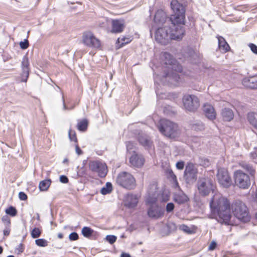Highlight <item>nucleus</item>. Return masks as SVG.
<instances>
[{
	"instance_id": "obj_57",
	"label": "nucleus",
	"mask_w": 257,
	"mask_h": 257,
	"mask_svg": "<svg viewBox=\"0 0 257 257\" xmlns=\"http://www.w3.org/2000/svg\"><path fill=\"white\" fill-rule=\"evenodd\" d=\"M62 101H63V108L64 109H67V107H66V105L65 104L64 99L63 96H62Z\"/></svg>"
},
{
	"instance_id": "obj_50",
	"label": "nucleus",
	"mask_w": 257,
	"mask_h": 257,
	"mask_svg": "<svg viewBox=\"0 0 257 257\" xmlns=\"http://www.w3.org/2000/svg\"><path fill=\"white\" fill-rule=\"evenodd\" d=\"M19 196L21 200H26L27 199V195L23 192L19 193Z\"/></svg>"
},
{
	"instance_id": "obj_25",
	"label": "nucleus",
	"mask_w": 257,
	"mask_h": 257,
	"mask_svg": "<svg viewBox=\"0 0 257 257\" xmlns=\"http://www.w3.org/2000/svg\"><path fill=\"white\" fill-rule=\"evenodd\" d=\"M247 119L250 124L257 130V113H248Z\"/></svg>"
},
{
	"instance_id": "obj_56",
	"label": "nucleus",
	"mask_w": 257,
	"mask_h": 257,
	"mask_svg": "<svg viewBox=\"0 0 257 257\" xmlns=\"http://www.w3.org/2000/svg\"><path fill=\"white\" fill-rule=\"evenodd\" d=\"M10 233V231L7 230V229H5L4 230V234L5 235H8Z\"/></svg>"
},
{
	"instance_id": "obj_60",
	"label": "nucleus",
	"mask_w": 257,
	"mask_h": 257,
	"mask_svg": "<svg viewBox=\"0 0 257 257\" xmlns=\"http://www.w3.org/2000/svg\"><path fill=\"white\" fill-rule=\"evenodd\" d=\"M168 200V196H167V197H166V199H163V200L164 201H167Z\"/></svg>"
},
{
	"instance_id": "obj_34",
	"label": "nucleus",
	"mask_w": 257,
	"mask_h": 257,
	"mask_svg": "<svg viewBox=\"0 0 257 257\" xmlns=\"http://www.w3.org/2000/svg\"><path fill=\"white\" fill-rule=\"evenodd\" d=\"M192 128L196 131H199L204 130V124L201 121H198L192 125Z\"/></svg>"
},
{
	"instance_id": "obj_15",
	"label": "nucleus",
	"mask_w": 257,
	"mask_h": 257,
	"mask_svg": "<svg viewBox=\"0 0 257 257\" xmlns=\"http://www.w3.org/2000/svg\"><path fill=\"white\" fill-rule=\"evenodd\" d=\"M144 162L145 159L144 157L136 152H134L130 158V163L134 167H141L143 166Z\"/></svg>"
},
{
	"instance_id": "obj_2",
	"label": "nucleus",
	"mask_w": 257,
	"mask_h": 257,
	"mask_svg": "<svg viewBox=\"0 0 257 257\" xmlns=\"http://www.w3.org/2000/svg\"><path fill=\"white\" fill-rule=\"evenodd\" d=\"M210 206L218 222L220 223L230 224V204L227 198L221 194L216 193L212 198Z\"/></svg>"
},
{
	"instance_id": "obj_30",
	"label": "nucleus",
	"mask_w": 257,
	"mask_h": 257,
	"mask_svg": "<svg viewBox=\"0 0 257 257\" xmlns=\"http://www.w3.org/2000/svg\"><path fill=\"white\" fill-rule=\"evenodd\" d=\"M88 125V121L86 119H83L77 124V128L80 131H84Z\"/></svg>"
},
{
	"instance_id": "obj_49",
	"label": "nucleus",
	"mask_w": 257,
	"mask_h": 257,
	"mask_svg": "<svg viewBox=\"0 0 257 257\" xmlns=\"http://www.w3.org/2000/svg\"><path fill=\"white\" fill-rule=\"evenodd\" d=\"M176 166L178 169L182 170L184 167V163L182 161L178 162L176 163Z\"/></svg>"
},
{
	"instance_id": "obj_11",
	"label": "nucleus",
	"mask_w": 257,
	"mask_h": 257,
	"mask_svg": "<svg viewBox=\"0 0 257 257\" xmlns=\"http://www.w3.org/2000/svg\"><path fill=\"white\" fill-rule=\"evenodd\" d=\"M217 179L220 185L224 188L229 187L232 183L231 178L225 168L218 169Z\"/></svg>"
},
{
	"instance_id": "obj_9",
	"label": "nucleus",
	"mask_w": 257,
	"mask_h": 257,
	"mask_svg": "<svg viewBox=\"0 0 257 257\" xmlns=\"http://www.w3.org/2000/svg\"><path fill=\"white\" fill-rule=\"evenodd\" d=\"M185 109L189 111H195L200 106L199 99L194 95H185L183 97Z\"/></svg>"
},
{
	"instance_id": "obj_54",
	"label": "nucleus",
	"mask_w": 257,
	"mask_h": 257,
	"mask_svg": "<svg viewBox=\"0 0 257 257\" xmlns=\"http://www.w3.org/2000/svg\"><path fill=\"white\" fill-rule=\"evenodd\" d=\"M253 198L254 201L257 204V190H256V191L253 195Z\"/></svg>"
},
{
	"instance_id": "obj_40",
	"label": "nucleus",
	"mask_w": 257,
	"mask_h": 257,
	"mask_svg": "<svg viewBox=\"0 0 257 257\" xmlns=\"http://www.w3.org/2000/svg\"><path fill=\"white\" fill-rule=\"evenodd\" d=\"M169 174H170V178L172 179V180L173 182L174 185L175 187H178L179 185H178V183L177 182V178H176V175L173 173L172 171H170Z\"/></svg>"
},
{
	"instance_id": "obj_35",
	"label": "nucleus",
	"mask_w": 257,
	"mask_h": 257,
	"mask_svg": "<svg viewBox=\"0 0 257 257\" xmlns=\"http://www.w3.org/2000/svg\"><path fill=\"white\" fill-rule=\"evenodd\" d=\"M35 243L38 246L41 247H45L48 245L47 241L42 238L36 239Z\"/></svg>"
},
{
	"instance_id": "obj_58",
	"label": "nucleus",
	"mask_w": 257,
	"mask_h": 257,
	"mask_svg": "<svg viewBox=\"0 0 257 257\" xmlns=\"http://www.w3.org/2000/svg\"><path fill=\"white\" fill-rule=\"evenodd\" d=\"M63 234H62V233H58V237L59 238L61 239V238H63Z\"/></svg>"
},
{
	"instance_id": "obj_44",
	"label": "nucleus",
	"mask_w": 257,
	"mask_h": 257,
	"mask_svg": "<svg viewBox=\"0 0 257 257\" xmlns=\"http://www.w3.org/2000/svg\"><path fill=\"white\" fill-rule=\"evenodd\" d=\"M174 209V205L173 203H168L166 205V211L168 212L172 211Z\"/></svg>"
},
{
	"instance_id": "obj_52",
	"label": "nucleus",
	"mask_w": 257,
	"mask_h": 257,
	"mask_svg": "<svg viewBox=\"0 0 257 257\" xmlns=\"http://www.w3.org/2000/svg\"><path fill=\"white\" fill-rule=\"evenodd\" d=\"M133 147L134 144L132 142H129L126 144V148L128 151L131 150L133 149Z\"/></svg>"
},
{
	"instance_id": "obj_42",
	"label": "nucleus",
	"mask_w": 257,
	"mask_h": 257,
	"mask_svg": "<svg viewBox=\"0 0 257 257\" xmlns=\"http://www.w3.org/2000/svg\"><path fill=\"white\" fill-rule=\"evenodd\" d=\"M69 238L71 241L76 240L78 239V235L76 232H72L69 234Z\"/></svg>"
},
{
	"instance_id": "obj_62",
	"label": "nucleus",
	"mask_w": 257,
	"mask_h": 257,
	"mask_svg": "<svg viewBox=\"0 0 257 257\" xmlns=\"http://www.w3.org/2000/svg\"><path fill=\"white\" fill-rule=\"evenodd\" d=\"M255 217H256V218L257 219V213H256V214H255Z\"/></svg>"
},
{
	"instance_id": "obj_14",
	"label": "nucleus",
	"mask_w": 257,
	"mask_h": 257,
	"mask_svg": "<svg viewBox=\"0 0 257 257\" xmlns=\"http://www.w3.org/2000/svg\"><path fill=\"white\" fill-rule=\"evenodd\" d=\"M164 213V210L156 205L150 206L148 210V215L149 216L155 219L162 217Z\"/></svg>"
},
{
	"instance_id": "obj_5",
	"label": "nucleus",
	"mask_w": 257,
	"mask_h": 257,
	"mask_svg": "<svg viewBox=\"0 0 257 257\" xmlns=\"http://www.w3.org/2000/svg\"><path fill=\"white\" fill-rule=\"evenodd\" d=\"M231 209L234 215L243 222L249 221L248 209L245 204L240 200H236L231 205Z\"/></svg>"
},
{
	"instance_id": "obj_55",
	"label": "nucleus",
	"mask_w": 257,
	"mask_h": 257,
	"mask_svg": "<svg viewBox=\"0 0 257 257\" xmlns=\"http://www.w3.org/2000/svg\"><path fill=\"white\" fill-rule=\"evenodd\" d=\"M120 257H131V256L129 254L123 252V253H121Z\"/></svg>"
},
{
	"instance_id": "obj_33",
	"label": "nucleus",
	"mask_w": 257,
	"mask_h": 257,
	"mask_svg": "<svg viewBox=\"0 0 257 257\" xmlns=\"http://www.w3.org/2000/svg\"><path fill=\"white\" fill-rule=\"evenodd\" d=\"M156 200L157 196L156 194H153L152 196H151L149 194L146 199V202L147 204L150 205L151 206L152 205H154V204L155 203Z\"/></svg>"
},
{
	"instance_id": "obj_20",
	"label": "nucleus",
	"mask_w": 257,
	"mask_h": 257,
	"mask_svg": "<svg viewBox=\"0 0 257 257\" xmlns=\"http://www.w3.org/2000/svg\"><path fill=\"white\" fill-rule=\"evenodd\" d=\"M242 83L243 86L246 88L257 89V82L255 76L244 78Z\"/></svg>"
},
{
	"instance_id": "obj_13",
	"label": "nucleus",
	"mask_w": 257,
	"mask_h": 257,
	"mask_svg": "<svg viewBox=\"0 0 257 257\" xmlns=\"http://www.w3.org/2000/svg\"><path fill=\"white\" fill-rule=\"evenodd\" d=\"M197 169L192 164H188L185 168L184 177L188 183H193L197 178Z\"/></svg>"
},
{
	"instance_id": "obj_36",
	"label": "nucleus",
	"mask_w": 257,
	"mask_h": 257,
	"mask_svg": "<svg viewBox=\"0 0 257 257\" xmlns=\"http://www.w3.org/2000/svg\"><path fill=\"white\" fill-rule=\"evenodd\" d=\"M6 213L12 216H15L17 214V210L15 208L11 206L6 210Z\"/></svg>"
},
{
	"instance_id": "obj_38",
	"label": "nucleus",
	"mask_w": 257,
	"mask_h": 257,
	"mask_svg": "<svg viewBox=\"0 0 257 257\" xmlns=\"http://www.w3.org/2000/svg\"><path fill=\"white\" fill-rule=\"evenodd\" d=\"M179 228L189 234H191L193 232L192 230L187 225L185 224H181L179 225Z\"/></svg>"
},
{
	"instance_id": "obj_23",
	"label": "nucleus",
	"mask_w": 257,
	"mask_h": 257,
	"mask_svg": "<svg viewBox=\"0 0 257 257\" xmlns=\"http://www.w3.org/2000/svg\"><path fill=\"white\" fill-rule=\"evenodd\" d=\"M188 200V197L183 193L176 194L174 196V200L178 204L185 203Z\"/></svg>"
},
{
	"instance_id": "obj_22",
	"label": "nucleus",
	"mask_w": 257,
	"mask_h": 257,
	"mask_svg": "<svg viewBox=\"0 0 257 257\" xmlns=\"http://www.w3.org/2000/svg\"><path fill=\"white\" fill-rule=\"evenodd\" d=\"M138 140L140 143L144 147L149 148L151 147L152 141L150 138L145 134H141L139 135Z\"/></svg>"
},
{
	"instance_id": "obj_4",
	"label": "nucleus",
	"mask_w": 257,
	"mask_h": 257,
	"mask_svg": "<svg viewBox=\"0 0 257 257\" xmlns=\"http://www.w3.org/2000/svg\"><path fill=\"white\" fill-rule=\"evenodd\" d=\"M158 128L163 135L168 138H176L180 134L178 125L167 119L161 120Z\"/></svg>"
},
{
	"instance_id": "obj_17",
	"label": "nucleus",
	"mask_w": 257,
	"mask_h": 257,
	"mask_svg": "<svg viewBox=\"0 0 257 257\" xmlns=\"http://www.w3.org/2000/svg\"><path fill=\"white\" fill-rule=\"evenodd\" d=\"M111 32L114 33H121L125 27V22L122 19L112 20L111 22Z\"/></svg>"
},
{
	"instance_id": "obj_26",
	"label": "nucleus",
	"mask_w": 257,
	"mask_h": 257,
	"mask_svg": "<svg viewBox=\"0 0 257 257\" xmlns=\"http://www.w3.org/2000/svg\"><path fill=\"white\" fill-rule=\"evenodd\" d=\"M222 115L225 120L230 121L233 117V113L231 109L224 108L222 111Z\"/></svg>"
},
{
	"instance_id": "obj_29",
	"label": "nucleus",
	"mask_w": 257,
	"mask_h": 257,
	"mask_svg": "<svg viewBox=\"0 0 257 257\" xmlns=\"http://www.w3.org/2000/svg\"><path fill=\"white\" fill-rule=\"evenodd\" d=\"M132 41L131 37H123L118 38L117 39L118 43L120 44V47H122L124 45L128 44Z\"/></svg>"
},
{
	"instance_id": "obj_10",
	"label": "nucleus",
	"mask_w": 257,
	"mask_h": 257,
	"mask_svg": "<svg viewBox=\"0 0 257 257\" xmlns=\"http://www.w3.org/2000/svg\"><path fill=\"white\" fill-rule=\"evenodd\" d=\"M213 181L208 178H200L197 183L198 190L200 194L206 196L213 190Z\"/></svg>"
},
{
	"instance_id": "obj_27",
	"label": "nucleus",
	"mask_w": 257,
	"mask_h": 257,
	"mask_svg": "<svg viewBox=\"0 0 257 257\" xmlns=\"http://www.w3.org/2000/svg\"><path fill=\"white\" fill-rule=\"evenodd\" d=\"M51 184V180L49 179L41 181L39 183V187L41 191H45L48 190Z\"/></svg>"
},
{
	"instance_id": "obj_41",
	"label": "nucleus",
	"mask_w": 257,
	"mask_h": 257,
	"mask_svg": "<svg viewBox=\"0 0 257 257\" xmlns=\"http://www.w3.org/2000/svg\"><path fill=\"white\" fill-rule=\"evenodd\" d=\"M20 46L21 49H26L29 47V42L27 39H25L24 41L20 42Z\"/></svg>"
},
{
	"instance_id": "obj_7",
	"label": "nucleus",
	"mask_w": 257,
	"mask_h": 257,
	"mask_svg": "<svg viewBox=\"0 0 257 257\" xmlns=\"http://www.w3.org/2000/svg\"><path fill=\"white\" fill-rule=\"evenodd\" d=\"M81 42L85 46L90 48L98 49L101 46L100 41L90 31L83 33Z\"/></svg>"
},
{
	"instance_id": "obj_59",
	"label": "nucleus",
	"mask_w": 257,
	"mask_h": 257,
	"mask_svg": "<svg viewBox=\"0 0 257 257\" xmlns=\"http://www.w3.org/2000/svg\"><path fill=\"white\" fill-rule=\"evenodd\" d=\"M3 249L2 246H0V254L3 252Z\"/></svg>"
},
{
	"instance_id": "obj_21",
	"label": "nucleus",
	"mask_w": 257,
	"mask_h": 257,
	"mask_svg": "<svg viewBox=\"0 0 257 257\" xmlns=\"http://www.w3.org/2000/svg\"><path fill=\"white\" fill-rule=\"evenodd\" d=\"M203 111L206 117L209 119L212 120L216 117V112L212 105L208 104H204Z\"/></svg>"
},
{
	"instance_id": "obj_61",
	"label": "nucleus",
	"mask_w": 257,
	"mask_h": 257,
	"mask_svg": "<svg viewBox=\"0 0 257 257\" xmlns=\"http://www.w3.org/2000/svg\"><path fill=\"white\" fill-rule=\"evenodd\" d=\"M7 257H14V256H13V255H9V256H7Z\"/></svg>"
},
{
	"instance_id": "obj_12",
	"label": "nucleus",
	"mask_w": 257,
	"mask_h": 257,
	"mask_svg": "<svg viewBox=\"0 0 257 257\" xmlns=\"http://www.w3.org/2000/svg\"><path fill=\"white\" fill-rule=\"evenodd\" d=\"M89 169L96 172L100 177H104L107 174V167L104 163L99 161H91L89 163Z\"/></svg>"
},
{
	"instance_id": "obj_47",
	"label": "nucleus",
	"mask_w": 257,
	"mask_h": 257,
	"mask_svg": "<svg viewBox=\"0 0 257 257\" xmlns=\"http://www.w3.org/2000/svg\"><path fill=\"white\" fill-rule=\"evenodd\" d=\"M3 222L6 225L10 224V219L7 215H5L2 218Z\"/></svg>"
},
{
	"instance_id": "obj_45",
	"label": "nucleus",
	"mask_w": 257,
	"mask_h": 257,
	"mask_svg": "<svg viewBox=\"0 0 257 257\" xmlns=\"http://www.w3.org/2000/svg\"><path fill=\"white\" fill-rule=\"evenodd\" d=\"M69 138L71 141H74L75 142H77V138L74 132H73L71 130H70L69 132Z\"/></svg>"
},
{
	"instance_id": "obj_48",
	"label": "nucleus",
	"mask_w": 257,
	"mask_h": 257,
	"mask_svg": "<svg viewBox=\"0 0 257 257\" xmlns=\"http://www.w3.org/2000/svg\"><path fill=\"white\" fill-rule=\"evenodd\" d=\"M60 181L61 182H62L63 183H67L68 182L69 180H68V178L66 176L61 175L60 177Z\"/></svg>"
},
{
	"instance_id": "obj_32",
	"label": "nucleus",
	"mask_w": 257,
	"mask_h": 257,
	"mask_svg": "<svg viewBox=\"0 0 257 257\" xmlns=\"http://www.w3.org/2000/svg\"><path fill=\"white\" fill-rule=\"evenodd\" d=\"M81 231L83 235L86 237L90 236L93 232V230L88 227H84Z\"/></svg>"
},
{
	"instance_id": "obj_6",
	"label": "nucleus",
	"mask_w": 257,
	"mask_h": 257,
	"mask_svg": "<svg viewBox=\"0 0 257 257\" xmlns=\"http://www.w3.org/2000/svg\"><path fill=\"white\" fill-rule=\"evenodd\" d=\"M116 183L122 187L132 189L136 186V180L132 174L126 172L118 174L116 179Z\"/></svg>"
},
{
	"instance_id": "obj_24",
	"label": "nucleus",
	"mask_w": 257,
	"mask_h": 257,
	"mask_svg": "<svg viewBox=\"0 0 257 257\" xmlns=\"http://www.w3.org/2000/svg\"><path fill=\"white\" fill-rule=\"evenodd\" d=\"M217 39L220 50L223 51L224 52H227L229 49V46L224 39L220 36L217 37Z\"/></svg>"
},
{
	"instance_id": "obj_1",
	"label": "nucleus",
	"mask_w": 257,
	"mask_h": 257,
	"mask_svg": "<svg viewBox=\"0 0 257 257\" xmlns=\"http://www.w3.org/2000/svg\"><path fill=\"white\" fill-rule=\"evenodd\" d=\"M171 6L173 11L170 18L171 27L159 28L155 32L156 41L163 45L169 43L171 40H181L185 34V9L177 0H172Z\"/></svg>"
},
{
	"instance_id": "obj_28",
	"label": "nucleus",
	"mask_w": 257,
	"mask_h": 257,
	"mask_svg": "<svg viewBox=\"0 0 257 257\" xmlns=\"http://www.w3.org/2000/svg\"><path fill=\"white\" fill-rule=\"evenodd\" d=\"M112 190V184L110 182H107L103 187L100 190V192L103 195H106L111 192Z\"/></svg>"
},
{
	"instance_id": "obj_51",
	"label": "nucleus",
	"mask_w": 257,
	"mask_h": 257,
	"mask_svg": "<svg viewBox=\"0 0 257 257\" xmlns=\"http://www.w3.org/2000/svg\"><path fill=\"white\" fill-rule=\"evenodd\" d=\"M75 152L78 155H81L83 154L82 151L81 150V149L79 148L78 145L77 144L75 145Z\"/></svg>"
},
{
	"instance_id": "obj_8",
	"label": "nucleus",
	"mask_w": 257,
	"mask_h": 257,
	"mask_svg": "<svg viewBox=\"0 0 257 257\" xmlns=\"http://www.w3.org/2000/svg\"><path fill=\"white\" fill-rule=\"evenodd\" d=\"M234 179L236 186L241 189H247L250 185L249 176L241 170H237L234 173Z\"/></svg>"
},
{
	"instance_id": "obj_53",
	"label": "nucleus",
	"mask_w": 257,
	"mask_h": 257,
	"mask_svg": "<svg viewBox=\"0 0 257 257\" xmlns=\"http://www.w3.org/2000/svg\"><path fill=\"white\" fill-rule=\"evenodd\" d=\"M252 158L255 160V161L257 162V149L251 153Z\"/></svg>"
},
{
	"instance_id": "obj_31",
	"label": "nucleus",
	"mask_w": 257,
	"mask_h": 257,
	"mask_svg": "<svg viewBox=\"0 0 257 257\" xmlns=\"http://www.w3.org/2000/svg\"><path fill=\"white\" fill-rule=\"evenodd\" d=\"M241 167L247 171L251 175H253L255 172L254 169L248 164L242 163L240 164Z\"/></svg>"
},
{
	"instance_id": "obj_43",
	"label": "nucleus",
	"mask_w": 257,
	"mask_h": 257,
	"mask_svg": "<svg viewBox=\"0 0 257 257\" xmlns=\"http://www.w3.org/2000/svg\"><path fill=\"white\" fill-rule=\"evenodd\" d=\"M216 246H217L216 242L214 240H212L210 242V243L208 246V250H210V251L213 250L215 249Z\"/></svg>"
},
{
	"instance_id": "obj_19",
	"label": "nucleus",
	"mask_w": 257,
	"mask_h": 257,
	"mask_svg": "<svg viewBox=\"0 0 257 257\" xmlns=\"http://www.w3.org/2000/svg\"><path fill=\"white\" fill-rule=\"evenodd\" d=\"M166 19L167 15L165 12L162 10H158L154 17L155 23L158 25H162L166 22Z\"/></svg>"
},
{
	"instance_id": "obj_3",
	"label": "nucleus",
	"mask_w": 257,
	"mask_h": 257,
	"mask_svg": "<svg viewBox=\"0 0 257 257\" xmlns=\"http://www.w3.org/2000/svg\"><path fill=\"white\" fill-rule=\"evenodd\" d=\"M161 58L164 64L170 66L169 67V69L175 71V72L172 71L167 73L165 77L168 82L171 85H177L179 82L180 78L176 72L182 71L181 66L176 63V60L169 53H163L162 54Z\"/></svg>"
},
{
	"instance_id": "obj_46",
	"label": "nucleus",
	"mask_w": 257,
	"mask_h": 257,
	"mask_svg": "<svg viewBox=\"0 0 257 257\" xmlns=\"http://www.w3.org/2000/svg\"><path fill=\"white\" fill-rule=\"evenodd\" d=\"M248 46L253 53L257 54V46L255 45L250 43L248 45Z\"/></svg>"
},
{
	"instance_id": "obj_37",
	"label": "nucleus",
	"mask_w": 257,
	"mask_h": 257,
	"mask_svg": "<svg viewBox=\"0 0 257 257\" xmlns=\"http://www.w3.org/2000/svg\"><path fill=\"white\" fill-rule=\"evenodd\" d=\"M40 235L41 231L38 228H34L31 232V236L34 238L39 237Z\"/></svg>"
},
{
	"instance_id": "obj_18",
	"label": "nucleus",
	"mask_w": 257,
	"mask_h": 257,
	"mask_svg": "<svg viewBox=\"0 0 257 257\" xmlns=\"http://www.w3.org/2000/svg\"><path fill=\"white\" fill-rule=\"evenodd\" d=\"M29 62L27 57H25L22 62V81L26 82L29 75Z\"/></svg>"
},
{
	"instance_id": "obj_16",
	"label": "nucleus",
	"mask_w": 257,
	"mask_h": 257,
	"mask_svg": "<svg viewBox=\"0 0 257 257\" xmlns=\"http://www.w3.org/2000/svg\"><path fill=\"white\" fill-rule=\"evenodd\" d=\"M139 198L137 195L128 194L125 197L124 205L129 208H135L138 204Z\"/></svg>"
},
{
	"instance_id": "obj_39",
	"label": "nucleus",
	"mask_w": 257,
	"mask_h": 257,
	"mask_svg": "<svg viewBox=\"0 0 257 257\" xmlns=\"http://www.w3.org/2000/svg\"><path fill=\"white\" fill-rule=\"evenodd\" d=\"M116 239V236L113 235H107L105 237L106 240L110 244H113L114 242H115Z\"/></svg>"
}]
</instances>
